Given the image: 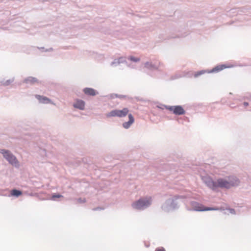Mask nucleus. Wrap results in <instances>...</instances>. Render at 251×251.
<instances>
[{"instance_id":"6e6552de","label":"nucleus","mask_w":251,"mask_h":251,"mask_svg":"<svg viewBox=\"0 0 251 251\" xmlns=\"http://www.w3.org/2000/svg\"><path fill=\"white\" fill-rule=\"evenodd\" d=\"M228 181L230 188L233 187H237L240 185V179L235 176H230L228 177Z\"/></svg>"},{"instance_id":"0eeeda50","label":"nucleus","mask_w":251,"mask_h":251,"mask_svg":"<svg viewBox=\"0 0 251 251\" xmlns=\"http://www.w3.org/2000/svg\"><path fill=\"white\" fill-rule=\"evenodd\" d=\"M191 208L188 209L189 210H194L196 211H202L204 205L195 201H191L190 202Z\"/></svg>"},{"instance_id":"f3484780","label":"nucleus","mask_w":251,"mask_h":251,"mask_svg":"<svg viewBox=\"0 0 251 251\" xmlns=\"http://www.w3.org/2000/svg\"><path fill=\"white\" fill-rule=\"evenodd\" d=\"M10 194L12 196L18 198L22 195V192L20 190L13 189L11 190Z\"/></svg>"},{"instance_id":"4468645a","label":"nucleus","mask_w":251,"mask_h":251,"mask_svg":"<svg viewBox=\"0 0 251 251\" xmlns=\"http://www.w3.org/2000/svg\"><path fill=\"white\" fill-rule=\"evenodd\" d=\"M228 67H227L225 64H222V65H219L216 66H215L214 68H213L212 69L209 70L207 71V73H213L215 72H220L224 69L227 68Z\"/></svg>"},{"instance_id":"c85d7f7f","label":"nucleus","mask_w":251,"mask_h":251,"mask_svg":"<svg viewBox=\"0 0 251 251\" xmlns=\"http://www.w3.org/2000/svg\"><path fill=\"white\" fill-rule=\"evenodd\" d=\"M155 251H166V250L164 247H160L156 248L155 250Z\"/></svg>"},{"instance_id":"393cba45","label":"nucleus","mask_w":251,"mask_h":251,"mask_svg":"<svg viewBox=\"0 0 251 251\" xmlns=\"http://www.w3.org/2000/svg\"><path fill=\"white\" fill-rule=\"evenodd\" d=\"M14 78H11V79H8V80H7L6 81H5V82H4L3 83V85H4V86H8L10 84L12 83L14 81Z\"/></svg>"},{"instance_id":"7c9ffc66","label":"nucleus","mask_w":251,"mask_h":251,"mask_svg":"<svg viewBox=\"0 0 251 251\" xmlns=\"http://www.w3.org/2000/svg\"><path fill=\"white\" fill-rule=\"evenodd\" d=\"M115 95H118V94H110L109 96V97L110 99H114V98H115Z\"/></svg>"},{"instance_id":"a211bd4d","label":"nucleus","mask_w":251,"mask_h":251,"mask_svg":"<svg viewBox=\"0 0 251 251\" xmlns=\"http://www.w3.org/2000/svg\"><path fill=\"white\" fill-rule=\"evenodd\" d=\"M63 198V196L59 193H53L51 195V197L50 199V200L56 201H57V199Z\"/></svg>"},{"instance_id":"2eb2a0df","label":"nucleus","mask_w":251,"mask_h":251,"mask_svg":"<svg viewBox=\"0 0 251 251\" xmlns=\"http://www.w3.org/2000/svg\"><path fill=\"white\" fill-rule=\"evenodd\" d=\"M35 97L39 100V102L42 103L47 104L50 103L51 101L50 99L44 96L35 95Z\"/></svg>"},{"instance_id":"c9c22d12","label":"nucleus","mask_w":251,"mask_h":251,"mask_svg":"<svg viewBox=\"0 0 251 251\" xmlns=\"http://www.w3.org/2000/svg\"><path fill=\"white\" fill-rule=\"evenodd\" d=\"M237 10L236 9H232L230 10L231 11H233V10Z\"/></svg>"},{"instance_id":"f8f14e48","label":"nucleus","mask_w":251,"mask_h":251,"mask_svg":"<svg viewBox=\"0 0 251 251\" xmlns=\"http://www.w3.org/2000/svg\"><path fill=\"white\" fill-rule=\"evenodd\" d=\"M185 110L181 105H174V110L173 113L176 115H182L185 114Z\"/></svg>"},{"instance_id":"412c9836","label":"nucleus","mask_w":251,"mask_h":251,"mask_svg":"<svg viewBox=\"0 0 251 251\" xmlns=\"http://www.w3.org/2000/svg\"><path fill=\"white\" fill-rule=\"evenodd\" d=\"M118 59L119 60L120 64H121V63H125L126 65L128 66V63H127V62L126 60V57H125V56H121V57H119L118 58Z\"/></svg>"},{"instance_id":"c756f323","label":"nucleus","mask_w":251,"mask_h":251,"mask_svg":"<svg viewBox=\"0 0 251 251\" xmlns=\"http://www.w3.org/2000/svg\"><path fill=\"white\" fill-rule=\"evenodd\" d=\"M228 210H229L230 211V213L232 214H235L236 212H235V210L233 208H229L228 209H227Z\"/></svg>"},{"instance_id":"39448f33","label":"nucleus","mask_w":251,"mask_h":251,"mask_svg":"<svg viewBox=\"0 0 251 251\" xmlns=\"http://www.w3.org/2000/svg\"><path fill=\"white\" fill-rule=\"evenodd\" d=\"M201 179L203 183L210 189L216 191V181H214L209 176H202Z\"/></svg>"},{"instance_id":"9d476101","label":"nucleus","mask_w":251,"mask_h":251,"mask_svg":"<svg viewBox=\"0 0 251 251\" xmlns=\"http://www.w3.org/2000/svg\"><path fill=\"white\" fill-rule=\"evenodd\" d=\"M83 93L87 96H95L99 94V92L92 88L86 87L83 89Z\"/></svg>"},{"instance_id":"9b49d317","label":"nucleus","mask_w":251,"mask_h":251,"mask_svg":"<svg viewBox=\"0 0 251 251\" xmlns=\"http://www.w3.org/2000/svg\"><path fill=\"white\" fill-rule=\"evenodd\" d=\"M128 121L123 123L122 124L123 126L126 129L129 128L131 125L134 122V118L132 114H128Z\"/></svg>"},{"instance_id":"7ed1b4c3","label":"nucleus","mask_w":251,"mask_h":251,"mask_svg":"<svg viewBox=\"0 0 251 251\" xmlns=\"http://www.w3.org/2000/svg\"><path fill=\"white\" fill-rule=\"evenodd\" d=\"M151 198H142L134 201L132 204V206L135 209L143 210L149 207L151 204Z\"/></svg>"},{"instance_id":"ddd939ff","label":"nucleus","mask_w":251,"mask_h":251,"mask_svg":"<svg viewBox=\"0 0 251 251\" xmlns=\"http://www.w3.org/2000/svg\"><path fill=\"white\" fill-rule=\"evenodd\" d=\"M23 82L26 84H30L32 85H34L35 83H39L40 81L36 77L33 76H28L24 79Z\"/></svg>"},{"instance_id":"a878e982","label":"nucleus","mask_w":251,"mask_h":251,"mask_svg":"<svg viewBox=\"0 0 251 251\" xmlns=\"http://www.w3.org/2000/svg\"><path fill=\"white\" fill-rule=\"evenodd\" d=\"M115 97L119 98L120 99H126V98L129 99V97L128 96L124 95L118 94V95H115Z\"/></svg>"},{"instance_id":"f257e3e1","label":"nucleus","mask_w":251,"mask_h":251,"mask_svg":"<svg viewBox=\"0 0 251 251\" xmlns=\"http://www.w3.org/2000/svg\"><path fill=\"white\" fill-rule=\"evenodd\" d=\"M185 197L182 195H175L167 199L162 204L161 208L165 212H171L177 210L180 207L179 199H185Z\"/></svg>"},{"instance_id":"423d86ee","label":"nucleus","mask_w":251,"mask_h":251,"mask_svg":"<svg viewBox=\"0 0 251 251\" xmlns=\"http://www.w3.org/2000/svg\"><path fill=\"white\" fill-rule=\"evenodd\" d=\"M218 188L221 189H230V186L228 180H226L223 178H219L216 180V190Z\"/></svg>"},{"instance_id":"aec40b11","label":"nucleus","mask_w":251,"mask_h":251,"mask_svg":"<svg viewBox=\"0 0 251 251\" xmlns=\"http://www.w3.org/2000/svg\"><path fill=\"white\" fill-rule=\"evenodd\" d=\"M220 208L216 207H206L204 206L202 211H211V210H219Z\"/></svg>"},{"instance_id":"473e14b6","label":"nucleus","mask_w":251,"mask_h":251,"mask_svg":"<svg viewBox=\"0 0 251 251\" xmlns=\"http://www.w3.org/2000/svg\"><path fill=\"white\" fill-rule=\"evenodd\" d=\"M53 50V48H50L48 49H46L45 50V52H47V51H52Z\"/></svg>"},{"instance_id":"20e7f679","label":"nucleus","mask_w":251,"mask_h":251,"mask_svg":"<svg viewBox=\"0 0 251 251\" xmlns=\"http://www.w3.org/2000/svg\"><path fill=\"white\" fill-rule=\"evenodd\" d=\"M129 110L127 108H124L122 110L114 109L106 114L107 118L118 117L122 118L125 117L128 113Z\"/></svg>"},{"instance_id":"bb28decb","label":"nucleus","mask_w":251,"mask_h":251,"mask_svg":"<svg viewBox=\"0 0 251 251\" xmlns=\"http://www.w3.org/2000/svg\"><path fill=\"white\" fill-rule=\"evenodd\" d=\"M165 108L166 109L174 112V106H169V105H165Z\"/></svg>"},{"instance_id":"1a4fd4ad","label":"nucleus","mask_w":251,"mask_h":251,"mask_svg":"<svg viewBox=\"0 0 251 251\" xmlns=\"http://www.w3.org/2000/svg\"><path fill=\"white\" fill-rule=\"evenodd\" d=\"M85 102L80 99H77L75 102L73 104V106L76 109H78L80 110H83L85 109Z\"/></svg>"},{"instance_id":"2f4dec72","label":"nucleus","mask_w":251,"mask_h":251,"mask_svg":"<svg viewBox=\"0 0 251 251\" xmlns=\"http://www.w3.org/2000/svg\"><path fill=\"white\" fill-rule=\"evenodd\" d=\"M102 209H104L103 208H102L101 207H97L96 208H94L93 209V210L94 211H97V210H102Z\"/></svg>"},{"instance_id":"6ab92c4d","label":"nucleus","mask_w":251,"mask_h":251,"mask_svg":"<svg viewBox=\"0 0 251 251\" xmlns=\"http://www.w3.org/2000/svg\"><path fill=\"white\" fill-rule=\"evenodd\" d=\"M208 71V70H202L198 71V72L195 73L194 76L195 78L198 77V76H199L206 73H207Z\"/></svg>"},{"instance_id":"5701e85b","label":"nucleus","mask_w":251,"mask_h":251,"mask_svg":"<svg viewBox=\"0 0 251 251\" xmlns=\"http://www.w3.org/2000/svg\"><path fill=\"white\" fill-rule=\"evenodd\" d=\"M248 11V9L246 7H241L237 9V12L238 13H247Z\"/></svg>"},{"instance_id":"f03ea898","label":"nucleus","mask_w":251,"mask_h":251,"mask_svg":"<svg viewBox=\"0 0 251 251\" xmlns=\"http://www.w3.org/2000/svg\"><path fill=\"white\" fill-rule=\"evenodd\" d=\"M0 153L2 154L3 158L12 166L16 168L20 167L19 161L16 157L8 150L0 149Z\"/></svg>"},{"instance_id":"dca6fc26","label":"nucleus","mask_w":251,"mask_h":251,"mask_svg":"<svg viewBox=\"0 0 251 251\" xmlns=\"http://www.w3.org/2000/svg\"><path fill=\"white\" fill-rule=\"evenodd\" d=\"M145 67L151 71L157 70L158 69V66L157 64L150 62H146L145 63Z\"/></svg>"},{"instance_id":"4be33fe9","label":"nucleus","mask_w":251,"mask_h":251,"mask_svg":"<svg viewBox=\"0 0 251 251\" xmlns=\"http://www.w3.org/2000/svg\"><path fill=\"white\" fill-rule=\"evenodd\" d=\"M127 59L132 62H139L140 60V58L136 57L133 56H129L128 57Z\"/></svg>"},{"instance_id":"b1692460","label":"nucleus","mask_w":251,"mask_h":251,"mask_svg":"<svg viewBox=\"0 0 251 251\" xmlns=\"http://www.w3.org/2000/svg\"><path fill=\"white\" fill-rule=\"evenodd\" d=\"M119 62L118 59V58H116L114 59V60L111 62L110 66H117V65H119Z\"/></svg>"},{"instance_id":"72a5a7b5","label":"nucleus","mask_w":251,"mask_h":251,"mask_svg":"<svg viewBox=\"0 0 251 251\" xmlns=\"http://www.w3.org/2000/svg\"><path fill=\"white\" fill-rule=\"evenodd\" d=\"M38 49L41 50L42 51L44 52L45 51V50L46 49H45L44 47H41V48H38Z\"/></svg>"},{"instance_id":"f704fd0d","label":"nucleus","mask_w":251,"mask_h":251,"mask_svg":"<svg viewBox=\"0 0 251 251\" xmlns=\"http://www.w3.org/2000/svg\"><path fill=\"white\" fill-rule=\"evenodd\" d=\"M243 104L244 106H247L249 105V103L248 102L245 101L244 102Z\"/></svg>"},{"instance_id":"cd10ccee","label":"nucleus","mask_w":251,"mask_h":251,"mask_svg":"<svg viewBox=\"0 0 251 251\" xmlns=\"http://www.w3.org/2000/svg\"><path fill=\"white\" fill-rule=\"evenodd\" d=\"M77 201L79 202V203H85L86 202V199L84 198V199H82L81 198H79L77 199Z\"/></svg>"}]
</instances>
